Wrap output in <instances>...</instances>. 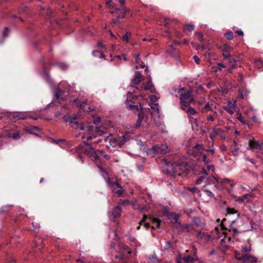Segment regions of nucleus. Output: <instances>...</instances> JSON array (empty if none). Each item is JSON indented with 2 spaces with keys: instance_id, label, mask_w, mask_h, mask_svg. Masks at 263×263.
<instances>
[{
  "instance_id": "1",
  "label": "nucleus",
  "mask_w": 263,
  "mask_h": 263,
  "mask_svg": "<svg viewBox=\"0 0 263 263\" xmlns=\"http://www.w3.org/2000/svg\"><path fill=\"white\" fill-rule=\"evenodd\" d=\"M227 212L228 216L236 214V218L230 222L229 230L232 233L233 237H235L240 232V229L245 225L248 217L240 216L238 212L232 208H227Z\"/></svg>"
},
{
  "instance_id": "2",
  "label": "nucleus",
  "mask_w": 263,
  "mask_h": 263,
  "mask_svg": "<svg viewBox=\"0 0 263 263\" xmlns=\"http://www.w3.org/2000/svg\"><path fill=\"white\" fill-rule=\"evenodd\" d=\"M84 144L88 146V147H85L83 149H82V152L87 154L89 157L95 160L99 159V155H101L107 159H109L110 158V156L108 155L104 154L103 151H95V148L91 146L90 144L86 143L85 141L84 142Z\"/></svg>"
},
{
  "instance_id": "3",
  "label": "nucleus",
  "mask_w": 263,
  "mask_h": 263,
  "mask_svg": "<svg viewBox=\"0 0 263 263\" xmlns=\"http://www.w3.org/2000/svg\"><path fill=\"white\" fill-rule=\"evenodd\" d=\"M131 250L126 246H123L121 250L117 252L115 258L122 261V263H129V256Z\"/></svg>"
},
{
  "instance_id": "4",
  "label": "nucleus",
  "mask_w": 263,
  "mask_h": 263,
  "mask_svg": "<svg viewBox=\"0 0 263 263\" xmlns=\"http://www.w3.org/2000/svg\"><path fill=\"white\" fill-rule=\"evenodd\" d=\"M133 91L132 90H129L127 94V99L126 101V105L127 108L132 110L134 113H137L141 110H142V107H139L138 105H135V103H133L132 101L129 100L131 98L134 99L135 98H137V96L136 95H133Z\"/></svg>"
},
{
  "instance_id": "5",
  "label": "nucleus",
  "mask_w": 263,
  "mask_h": 263,
  "mask_svg": "<svg viewBox=\"0 0 263 263\" xmlns=\"http://www.w3.org/2000/svg\"><path fill=\"white\" fill-rule=\"evenodd\" d=\"M63 119L66 122H69L73 124L72 126L75 129H80L81 130H85L86 128H89V126H85L79 123L78 121V117L76 115L70 116L68 115H64Z\"/></svg>"
},
{
  "instance_id": "6",
  "label": "nucleus",
  "mask_w": 263,
  "mask_h": 263,
  "mask_svg": "<svg viewBox=\"0 0 263 263\" xmlns=\"http://www.w3.org/2000/svg\"><path fill=\"white\" fill-rule=\"evenodd\" d=\"M180 102L181 107L185 108L186 105H190V104L194 101L192 98V91L190 90L184 91L180 93Z\"/></svg>"
},
{
  "instance_id": "7",
  "label": "nucleus",
  "mask_w": 263,
  "mask_h": 263,
  "mask_svg": "<svg viewBox=\"0 0 263 263\" xmlns=\"http://www.w3.org/2000/svg\"><path fill=\"white\" fill-rule=\"evenodd\" d=\"M129 89H133V91L134 93H137L138 91H141L142 90H149L152 93H155L156 92V89L152 83V79L151 76H149L148 80L145 86L141 87L140 89H139L138 87L131 86H130Z\"/></svg>"
},
{
  "instance_id": "8",
  "label": "nucleus",
  "mask_w": 263,
  "mask_h": 263,
  "mask_svg": "<svg viewBox=\"0 0 263 263\" xmlns=\"http://www.w3.org/2000/svg\"><path fill=\"white\" fill-rule=\"evenodd\" d=\"M106 182L108 185L111 189L112 192L118 197H121L124 191L122 186L117 182H112L109 178H107Z\"/></svg>"
},
{
  "instance_id": "9",
  "label": "nucleus",
  "mask_w": 263,
  "mask_h": 263,
  "mask_svg": "<svg viewBox=\"0 0 263 263\" xmlns=\"http://www.w3.org/2000/svg\"><path fill=\"white\" fill-rule=\"evenodd\" d=\"M167 166L168 168L166 170V173L168 175L174 177L180 175V173L179 171V165H174L173 164H170L167 165Z\"/></svg>"
},
{
  "instance_id": "10",
  "label": "nucleus",
  "mask_w": 263,
  "mask_h": 263,
  "mask_svg": "<svg viewBox=\"0 0 263 263\" xmlns=\"http://www.w3.org/2000/svg\"><path fill=\"white\" fill-rule=\"evenodd\" d=\"M236 101L233 102L228 101L226 105L223 106V108L226 110L230 115H233L236 107Z\"/></svg>"
},
{
  "instance_id": "11",
  "label": "nucleus",
  "mask_w": 263,
  "mask_h": 263,
  "mask_svg": "<svg viewBox=\"0 0 263 263\" xmlns=\"http://www.w3.org/2000/svg\"><path fill=\"white\" fill-rule=\"evenodd\" d=\"M156 145L157 147V156L161 157L168 152V147L166 145L157 144Z\"/></svg>"
},
{
  "instance_id": "12",
  "label": "nucleus",
  "mask_w": 263,
  "mask_h": 263,
  "mask_svg": "<svg viewBox=\"0 0 263 263\" xmlns=\"http://www.w3.org/2000/svg\"><path fill=\"white\" fill-rule=\"evenodd\" d=\"M258 258L253 255L245 253L242 260V263H256Z\"/></svg>"
},
{
  "instance_id": "13",
  "label": "nucleus",
  "mask_w": 263,
  "mask_h": 263,
  "mask_svg": "<svg viewBox=\"0 0 263 263\" xmlns=\"http://www.w3.org/2000/svg\"><path fill=\"white\" fill-rule=\"evenodd\" d=\"M121 211L122 209L120 205L114 208L111 213L109 214L110 219H113V220L115 221V218L119 217L121 215Z\"/></svg>"
},
{
  "instance_id": "14",
  "label": "nucleus",
  "mask_w": 263,
  "mask_h": 263,
  "mask_svg": "<svg viewBox=\"0 0 263 263\" xmlns=\"http://www.w3.org/2000/svg\"><path fill=\"white\" fill-rule=\"evenodd\" d=\"M249 145L252 148H256L260 150L263 149V143H259L252 140L249 141Z\"/></svg>"
},
{
  "instance_id": "15",
  "label": "nucleus",
  "mask_w": 263,
  "mask_h": 263,
  "mask_svg": "<svg viewBox=\"0 0 263 263\" xmlns=\"http://www.w3.org/2000/svg\"><path fill=\"white\" fill-rule=\"evenodd\" d=\"M10 119L11 120H25L26 119L28 116L26 115V113L20 112L17 114L16 115H10Z\"/></svg>"
},
{
  "instance_id": "16",
  "label": "nucleus",
  "mask_w": 263,
  "mask_h": 263,
  "mask_svg": "<svg viewBox=\"0 0 263 263\" xmlns=\"http://www.w3.org/2000/svg\"><path fill=\"white\" fill-rule=\"evenodd\" d=\"M145 119V116L142 110H141L138 113V119L137 121L136 127L138 128L140 127L142 125V121L144 120Z\"/></svg>"
},
{
  "instance_id": "17",
  "label": "nucleus",
  "mask_w": 263,
  "mask_h": 263,
  "mask_svg": "<svg viewBox=\"0 0 263 263\" xmlns=\"http://www.w3.org/2000/svg\"><path fill=\"white\" fill-rule=\"evenodd\" d=\"M183 263H199L197 258L192 257L191 256H183Z\"/></svg>"
},
{
  "instance_id": "18",
  "label": "nucleus",
  "mask_w": 263,
  "mask_h": 263,
  "mask_svg": "<svg viewBox=\"0 0 263 263\" xmlns=\"http://www.w3.org/2000/svg\"><path fill=\"white\" fill-rule=\"evenodd\" d=\"M167 52L170 53V55L174 57L175 59L179 58V51L177 49L174 48L173 46H170L167 49Z\"/></svg>"
},
{
  "instance_id": "19",
  "label": "nucleus",
  "mask_w": 263,
  "mask_h": 263,
  "mask_svg": "<svg viewBox=\"0 0 263 263\" xmlns=\"http://www.w3.org/2000/svg\"><path fill=\"white\" fill-rule=\"evenodd\" d=\"M157 147L156 145L153 146L152 148H148L146 150V153L147 155L150 157L157 156Z\"/></svg>"
},
{
  "instance_id": "20",
  "label": "nucleus",
  "mask_w": 263,
  "mask_h": 263,
  "mask_svg": "<svg viewBox=\"0 0 263 263\" xmlns=\"http://www.w3.org/2000/svg\"><path fill=\"white\" fill-rule=\"evenodd\" d=\"M212 104H210L209 102H207L204 106L201 108V112L203 114H206L210 111H212Z\"/></svg>"
},
{
  "instance_id": "21",
  "label": "nucleus",
  "mask_w": 263,
  "mask_h": 263,
  "mask_svg": "<svg viewBox=\"0 0 263 263\" xmlns=\"http://www.w3.org/2000/svg\"><path fill=\"white\" fill-rule=\"evenodd\" d=\"M190 105H186L185 108L181 107L182 109L186 111L190 115H194L197 113L196 110L189 106Z\"/></svg>"
},
{
  "instance_id": "22",
  "label": "nucleus",
  "mask_w": 263,
  "mask_h": 263,
  "mask_svg": "<svg viewBox=\"0 0 263 263\" xmlns=\"http://www.w3.org/2000/svg\"><path fill=\"white\" fill-rule=\"evenodd\" d=\"M197 237L200 239H204L205 240H209L211 238V236L205 232H199L197 234Z\"/></svg>"
},
{
  "instance_id": "23",
  "label": "nucleus",
  "mask_w": 263,
  "mask_h": 263,
  "mask_svg": "<svg viewBox=\"0 0 263 263\" xmlns=\"http://www.w3.org/2000/svg\"><path fill=\"white\" fill-rule=\"evenodd\" d=\"M221 133L222 130L220 128H214L211 133L209 137L211 139H213L215 137L218 136Z\"/></svg>"
},
{
  "instance_id": "24",
  "label": "nucleus",
  "mask_w": 263,
  "mask_h": 263,
  "mask_svg": "<svg viewBox=\"0 0 263 263\" xmlns=\"http://www.w3.org/2000/svg\"><path fill=\"white\" fill-rule=\"evenodd\" d=\"M106 142H108L109 143V145H107V146L108 147L109 146L114 147L118 144V141L112 137H108L107 140H106Z\"/></svg>"
},
{
  "instance_id": "25",
  "label": "nucleus",
  "mask_w": 263,
  "mask_h": 263,
  "mask_svg": "<svg viewBox=\"0 0 263 263\" xmlns=\"http://www.w3.org/2000/svg\"><path fill=\"white\" fill-rule=\"evenodd\" d=\"M221 50L224 52H231L233 51V48L228 44H224L221 47Z\"/></svg>"
},
{
  "instance_id": "26",
  "label": "nucleus",
  "mask_w": 263,
  "mask_h": 263,
  "mask_svg": "<svg viewBox=\"0 0 263 263\" xmlns=\"http://www.w3.org/2000/svg\"><path fill=\"white\" fill-rule=\"evenodd\" d=\"M72 101L76 104H77L78 107H80L82 109H83L84 107L86 105L85 102L83 101L82 102H80V101L77 98L73 99Z\"/></svg>"
},
{
  "instance_id": "27",
  "label": "nucleus",
  "mask_w": 263,
  "mask_h": 263,
  "mask_svg": "<svg viewBox=\"0 0 263 263\" xmlns=\"http://www.w3.org/2000/svg\"><path fill=\"white\" fill-rule=\"evenodd\" d=\"M209 176L208 174H206V175H202L200 176L199 178L196 181L197 184H201L204 180H208L209 179Z\"/></svg>"
},
{
  "instance_id": "28",
  "label": "nucleus",
  "mask_w": 263,
  "mask_h": 263,
  "mask_svg": "<svg viewBox=\"0 0 263 263\" xmlns=\"http://www.w3.org/2000/svg\"><path fill=\"white\" fill-rule=\"evenodd\" d=\"M141 81V76L140 73H137L134 79L133 80V82L135 85H138L140 82Z\"/></svg>"
},
{
  "instance_id": "29",
  "label": "nucleus",
  "mask_w": 263,
  "mask_h": 263,
  "mask_svg": "<svg viewBox=\"0 0 263 263\" xmlns=\"http://www.w3.org/2000/svg\"><path fill=\"white\" fill-rule=\"evenodd\" d=\"M151 221L153 223L156 224V228H159L160 227V224L161 222V220L158 219V218L152 217L149 218Z\"/></svg>"
},
{
  "instance_id": "30",
  "label": "nucleus",
  "mask_w": 263,
  "mask_h": 263,
  "mask_svg": "<svg viewBox=\"0 0 263 263\" xmlns=\"http://www.w3.org/2000/svg\"><path fill=\"white\" fill-rule=\"evenodd\" d=\"M93 56L95 57H97V58H100V59H102V58H104L105 59V55L104 54L99 51H98V50H96V51H93L92 53Z\"/></svg>"
},
{
  "instance_id": "31",
  "label": "nucleus",
  "mask_w": 263,
  "mask_h": 263,
  "mask_svg": "<svg viewBox=\"0 0 263 263\" xmlns=\"http://www.w3.org/2000/svg\"><path fill=\"white\" fill-rule=\"evenodd\" d=\"M195 26L191 24H186L183 27L184 31H192L194 30Z\"/></svg>"
},
{
  "instance_id": "32",
  "label": "nucleus",
  "mask_w": 263,
  "mask_h": 263,
  "mask_svg": "<svg viewBox=\"0 0 263 263\" xmlns=\"http://www.w3.org/2000/svg\"><path fill=\"white\" fill-rule=\"evenodd\" d=\"M8 137H12L14 140H18L20 138V135L18 132L9 133L8 134Z\"/></svg>"
},
{
  "instance_id": "33",
  "label": "nucleus",
  "mask_w": 263,
  "mask_h": 263,
  "mask_svg": "<svg viewBox=\"0 0 263 263\" xmlns=\"http://www.w3.org/2000/svg\"><path fill=\"white\" fill-rule=\"evenodd\" d=\"M148 258L153 262L156 263L159 262V259L155 253L150 255Z\"/></svg>"
},
{
  "instance_id": "34",
  "label": "nucleus",
  "mask_w": 263,
  "mask_h": 263,
  "mask_svg": "<svg viewBox=\"0 0 263 263\" xmlns=\"http://www.w3.org/2000/svg\"><path fill=\"white\" fill-rule=\"evenodd\" d=\"M245 253H243V254H240L239 253V252H237V251H235L234 252V254H235V258L238 259V260H240V261H241L243 259V258L244 257V254Z\"/></svg>"
},
{
  "instance_id": "35",
  "label": "nucleus",
  "mask_w": 263,
  "mask_h": 263,
  "mask_svg": "<svg viewBox=\"0 0 263 263\" xmlns=\"http://www.w3.org/2000/svg\"><path fill=\"white\" fill-rule=\"evenodd\" d=\"M231 180H230L228 178H223L220 180V183L221 184H230L231 187H233V184L232 183H230Z\"/></svg>"
},
{
  "instance_id": "36",
  "label": "nucleus",
  "mask_w": 263,
  "mask_h": 263,
  "mask_svg": "<svg viewBox=\"0 0 263 263\" xmlns=\"http://www.w3.org/2000/svg\"><path fill=\"white\" fill-rule=\"evenodd\" d=\"M231 241L234 242L233 240L232 241L231 237H229V236H228V237L225 236L224 238H222L221 240V243L222 245H224V244L226 243L227 242H230Z\"/></svg>"
},
{
  "instance_id": "37",
  "label": "nucleus",
  "mask_w": 263,
  "mask_h": 263,
  "mask_svg": "<svg viewBox=\"0 0 263 263\" xmlns=\"http://www.w3.org/2000/svg\"><path fill=\"white\" fill-rule=\"evenodd\" d=\"M193 221L194 222L195 224L197 226H201V222L200 221V219L198 217H194L193 218Z\"/></svg>"
},
{
  "instance_id": "38",
  "label": "nucleus",
  "mask_w": 263,
  "mask_h": 263,
  "mask_svg": "<svg viewBox=\"0 0 263 263\" xmlns=\"http://www.w3.org/2000/svg\"><path fill=\"white\" fill-rule=\"evenodd\" d=\"M98 167L99 168V170L100 171L101 175L105 178V175L107 174V173L106 172V171L100 165L98 166Z\"/></svg>"
},
{
  "instance_id": "39",
  "label": "nucleus",
  "mask_w": 263,
  "mask_h": 263,
  "mask_svg": "<svg viewBox=\"0 0 263 263\" xmlns=\"http://www.w3.org/2000/svg\"><path fill=\"white\" fill-rule=\"evenodd\" d=\"M129 203V201L127 199H120L118 204L119 205H123V204H128Z\"/></svg>"
},
{
  "instance_id": "40",
  "label": "nucleus",
  "mask_w": 263,
  "mask_h": 263,
  "mask_svg": "<svg viewBox=\"0 0 263 263\" xmlns=\"http://www.w3.org/2000/svg\"><path fill=\"white\" fill-rule=\"evenodd\" d=\"M224 35L228 40H232L233 37V33L232 31L226 33Z\"/></svg>"
},
{
  "instance_id": "41",
  "label": "nucleus",
  "mask_w": 263,
  "mask_h": 263,
  "mask_svg": "<svg viewBox=\"0 0 263 263\" xmlns=\"http://www.w3.org/2000/svg\"><path fill=\"white\" fill-rule=\"evenodd\" d=\"M64 92L63 91H62L59 89H57V91L55 92V96L58 99H60V98H62L61 97L62 93Z\"/></svg>"
},
{
  "instance_id": "42",
  "label": "nucleus",
  "mask_w": 263,
  "mask_h": 263,
  "mask_svg": "<svg viewBox=\"0 0 263 263\" xmlns=\"http://www.w3.org/2000/svg\"><path fill=\"white\" fill-rule=\"evenodd\" d=\"M132 133L130 132L126 133L123 136V138L125 141H126L131 136Z\"/></svg>"
},
{
  "instance_id": "43",
  "label": "nucleus",
  "mask_w": 263,
  "mask_h": 263,
  "mask_svg": "<svg viewBox=\"0 0 263 263\" xmlns=\"http://www.w3.org/2000/svg\"><path fill=\"white\" fill-rule=\"evenodd\" d=\"M195 35H196V36H197V37L198 38V40L200 42H202L203 41L202 34L200 32H195Z\"/></svg>"
},
{
  "instance_id": "44",
  "label": "nucleus",
  "mask_w": 263,
  "mask_h": 263,
  "mask_svg": "<svg viewBox=\"0 0 263 263\" xmlns=\"http://www.w3.org/2000/svg\"><path fill=\"white\" fill-rule=\"evenodd\" d=\"M115 58H117L118 60H122V58H123V60L124 61H127V59H126V54H123L122 55H116V56L114 57V59H115Z\"/></svg>"
},
{
  "instance_id": "45",
  "label": "nucleus",
  "mask_w": 263,
  "mask_h": 263,
  "mask_svg": "<svg viewBox=\"0 0 263 263\" xmlns=\"http://www.w3.org/2000/svg\"><path fill=\"white\" fill-rule=\"evenodd\" d=\"M228 63L230 65L231 64L234 63H237V61L232 58V57H231L228 59H227Z\"/></svg>"
},
{
  "instance_id": "46",
  "label": "nucleus",
  "mask_w": 263,
  "mask_h": 263,
  "mask_svg": "<svg viewBox=\"0 0 263 263\" xmlns=\"http://www.w3.org/2000/svg\"><path fill=\"white\" fill-rule=\"evenodd\" d=\"M183 257L181 255H179L176 258L175 260L178 263H183Z\"/></svg>"
},
{
  "instance_id": "47",
  "label": "nucleus",
  "mask_w": 263,
  "mask_h": 263,
  "mask_svg": "<svg viewBox=\"0 0 263 263\" xmlns=\"http://www.w3.org/2000/svg\"><path fill=\"white\" fill-rule=\"evenodd\" d=\"M130 35V34H128V32H126L124 35H123L122 36V40L123 41H125L126 42H128V37H129V36Z\"/></svg>"
},
{
  "instance_id": "48",
  "label": "nucleus",
  "mask_w": 263,
  "mask_h": 263,
  "mask_svg": "<svg viewBox=\"0 0 263 263\" xmlns=\"http://www.w3.org/2000/svg\"><path fill=\"white\" fill-rule=\"evenodd\" d=\"M224 68H226V66L222 63L219 62L217 63V69L218 70H222V69Z\"/></svg>"
},
{
  "instance_id": "49",
  "label": "nucleus",
  "mask_w": 263,
  "mask_h": 263,
  "mask_svg": "<svg viewBox=\"0 0 263 263\" xmlns=\"http://www.w3.org/2000/svg\"><path fill=\"white\" fill-rule=\"evenodd\" d=\"M58 66L63 70H65L67 68V65L65 63H59Z\"/></svg>"
},
{
  "instance_id": "50",
  "label": "nucleus",
  "mask_w": 263,
  "mask_h": 263,
  "mask_svg": "<svg viewBox=\"0 0 263 263\" xmlns=\"http://www.w3.org/2000/svg\"><path fill=\"white\" fill-rule=\"evenodd\" d=\"M229 53L230 52H222V56L224 58V59L227 60L229 58L232 57Z\"/></svg>"
},
{
  "instance_id": "51",
  "label": "nucleus",
  "mask_w": 263,
  "mask_h": 263,
  "mask_svg": "<svg viewBox=\"0 0 263 263\" xmlns=\"http://www.w3.org/2000/svg\"><path fill=\"white\" fill-rule=\"evenodd\" d=\"M194 148H197L199 151V150H203V146L201 144H196L193 146Z\"/></svg>"
},
{
  "instance_id": "52",
  "label": "nucleus",
  "mask_w": 263,
  "mask_h": 263,
  "mask_svg": "<svg viewBox=\"0 0 263 263\" xmlns=\"http://www.w3.org/2000/svg\"><path fill=\"white\" fill-rule=\"evenodd\" d=\"M193 59L194 60V62L197 64H199L200 63V59L198 58V56L197 55H194L193 56Z\"/></svg>"
},
{
  "instance_id": "53",
  "label": "nucleus",
  "mask_w": 263,
  "mask_h": 263,
  "mask_svg": "<svg viewBox=\"0 0 263 263\" xmlns=\"http://www.w3.org/2000/svg\"><path fill=\"white\" fill-rule=\"evenodd\" d=\"M205 151L210 153L212 155H214V154H215V149L214 148H213L205 149Z\"/></svg>"
},
{
  "instance_id": "54",
  "label": "nucleus",
  "mask_w": 263,
  "mask_h": 263,
  "mask_svg": "<svg viewBox=\"0 0 263 263\" xmlns=\"http://www.w3.org/2000/svg\"><path fill=\"white\" fill-rule=\"evenodd\" d=\"M214 119V117L211 115L208 116L206 117V120L208 121H213Z\"/></svg>"
},
{
  "instance_id": "55",
  "label": "nucleus",
  "mask_w": 263,
  "mask_h": 263,
  "mask_svg": "<svg viewBox=\"0 0 263 263\" xmlns=\"http://www.w3.org/2000/svg\"><path fill=\"white\" fill-rule=\"evenodd\" d=\"M140 57V54L139 53H137L134 55V58H135L136 62L137 63H139Z\"/></svg>"
},
{
  "instance_id": "56",
  "label": "nucleus",
  "mask_w": 263,
  "mask_h": 263,
  "mask_svg": "<svg viewBox=\"0 0 263 263\" xmlns=\"http://www.w3.org/2000/svg\"><path fill=\"white\" fill-rule=\"evenodd\" d=\"M203 161L205 164L208 163L209 162V159L205 155H203Z\"/></svg>"
},
{
  "instance_id": "57",
  "label": "nucleus",
  "mask_w": 263,
  "mask_h": 263,
  "mask_svg": "<svg viewBox=\"0 0 263 263\" xmlns=\"http://www.w3.org/2000/svg\"><path fill=\"white\" fill-rule=\"evenodd\" d=\"M147 218V216L146 215H144L143 216V219L140 221V225H142L143 223L144 222L146 219Z\"/></svg>"
},
{
  "instance_id": "58",
  "label": "nucleus",
  "mask_w": 263,
  "mask_h": 263,
  "mask_svg": "<svg viewBox=\"0 0 263 263\" xmlns=\"http://www.w3.org/2000/svg\"><path fill=\"white\" fill-rule=\"evenodd\" d=\"M205 192H206V194L209 196H210V197H213L214 196L213 193L211 191H210V190H205Z\"/></svg>"
},
{
  "instance_id": "59",
  "label": "nucleus",
  "mask_w": 263,
  "mask_h": 263,
  "mask_svg": "<svg viewBox=\"0 0 263 263\" xmlns=\"http://www.w3.org/2000/svg\"><path fill=\"white\" fill-rule=\"evenodd\" d=\"M106 4L110 7H113L114 6V3L112 1H108L106 2Z\"/></svg>"
},
{
  "instance_id": "60",
  "label": "nucleus",
  "mask_w": 263,
  "mask_h": 263,
  "mask_svg": "<svg viewBox=\"0 0 263 263\" xmlns=\"http://www.w3.org/2000/svg\"><path fill=\"white\" fill-rule=\"evenodd\" d=\"M208 170L209 171H211L212 172H214L215 171V166L213 165H208Z\"/></svg>"
},
{
  "instance_id": "61",
  "label": "nucleus",
  "mask_w": 263,
  "mask_h": 263,
  "mask_svg": "<svg viewBox=\"0 0 263 263\" xmlns=\"http://www.w3.org/2000/svg\"><path fill=\"white\" fill-rule=\"evenodd\" d=\"M238 67H240V65L238 66L237 63H233L230 64V67L233 68V69L237 68Z\"/></svg>"
},
{
  "instance_id": "62",
  "label": "nucleus",
  "mask_w": 263,
  "mask_h": 263,
  "mask_svg": "<svg viewBox=\"0 0 263 263\" xmlns=\"http://www.w3.org/2000/svg\"><path fill=\"white\" fill-rule=\"evenodd\" d=\"M8 30V28L7 27H6L5 28V30L3 32V35L4 37H6L7 36L8 34H7V31Z\"/></svg>"
},
{
  "instance_id": "63",
  "label": "nucleus",
  "mask_w": 263,
  "mask_h": 263,
  "mask_svg": "<svg viewBox=\"0 0 263 263\" xmlns=\"http://www.w3.org/2000/svg\"><path fill=\"white\" fill-rule=\"evenodd\" d=\"M217 252H218L217 250H213L211 251H210L209 254L210 255H215V254H217Z\"/></svg>"
},
{
  "instance_id": "64",
  "label": "nucleus",
  "mask_w": 263,
  "mask_h": 263,
  "mask_svg": "<svg viewBox=\"0 0 263 263\" xmlns=\"http://www.w3.org/2000/svg\"><path fill=\"white\" fill-rule=\"evenodd\" d=\"M248 194H245L244 195H243L242 196V197H240V199L241 200V201H242V202H245V199L247 198L248 197Z\"/></svg>"
}]
</instances>
